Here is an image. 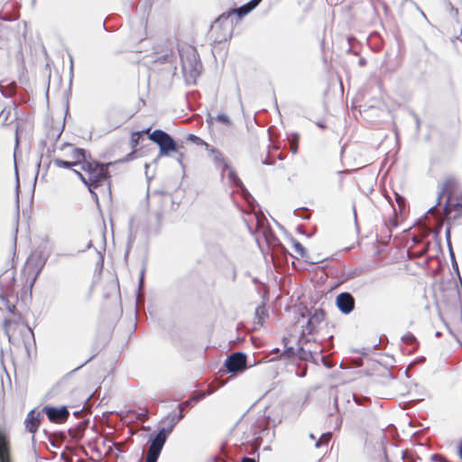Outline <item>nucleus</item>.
Instances as JSON below:
<instances>
[{"instance_id": "obj_31", "label": "nucleus", "mask_w": 462, "mask_h": 462, "mask_svg": "<svg viewBox=\"0 0 462 462\" xmlns=\"http://www.w3.org/2000/svg\"><path fill=\"white\" fill-rule=\"evenodd\" d=\"M96 354H93L91 356H89L84 363H82L81 365H79L78 367H76L75 369L72 370L71 373H74L76 371H78L79 369L82 368L84 365H86L89 361H91L94 357H95Z\"/></svg>"}, {"instance_id": "obj_9", "label": "nucleus", "mask_w": 462, "mask_h": 462, "mask_svg": "<svg viewBox=\"0 0 462 462\" xmlns=\"http://www.w3.org/2000/svg\"><path fill=\"white\" fill-rule=\"evenodd\" d=\"M336 305L340 312L349 314L355 309V298L350 292H341L336 298Z\"/></svg>"}, {"instance_id": "obj_21", "label": "nucleus", "mask_w": 462, "mask_h": 462, "mask_svg": "<svg viewBox=\"0 0 462 462\" xmlns=\"http://www.w3.org/2000/svg\"><path fill=\"white\" fill-rule=\"evenodd\" d=\"M213 120H216V121L222 123L224 125H226L230 124L229 117L225 114H218L215 118L212 116H209L207 119V122L210 125V124H212Z\"/></svg>"}, {"instance_id": "obj_43", "label": "nucleus", "mask_w": 462, "mask_h": 462, "mask_svg": "<svg viewBox=\"0 0 462 462\" xmlns=\"http://www.w3.org/2000/svg\"><path fill=\"white\" fill-rule=\"evenodd\" d=\"M452 266L458 273V266L456 261L452 262Z\"/></svg>"}, {"instance_id": "obj_23", "label": "nucleus", "mask_w": 462, "mask_h": 462, "mask_svg": "<svg viewBox=\"0 0 462 462\" xmlns=\"http://www.w3.org/2000/svg\"><path fill=\"white\" fill-rule=\"evenodd\" d=\"M324 319V313L320 310H315L314 313L310 318V323L319 324Z\"/></svg>"}, {"instance_id": "obj_4", "label": "nucleus", "mask_w": 462, "mask_h": 462, "mask_svg": "<svg viewBox=\"0 0 462 462\" xmlns=\"http://www.w3.org/2000/svg\"><path fill=\"white\" fill-rule=\"evenodd\" d=\"M149 139L158 144L161 155H169L171 152H177V143L174 139L166 132L155 129L149 135Z\"/></svg>"}, {"instance_id": "obj_37", "label": "nucleus", "mask_w": 462, "mask_h": 462, "mask_svg": "<svg viewBox=\"0 0 462 462\" xmlns=\"http://www.w3.org/2000/svg\"><path fill=\"white\" fill-rule=\"evenodd\" d=\"M445 236H446V239L448 242V245L449 246V245H451L450 244V228H447Z\"/></svg>"}, {"instance_id": "obj_1", "label": "nucleus", "mask_w": 462, "mask_h": 462, "mask_svg": "<svg viewBox=\"0 0 462 462\" xmlns=\"http://www.w3.org/2000/svg\"><path fill=\"white\" fill-rule=\"evenodd\" d=\"M112 164V162H109L105 165L97 161L90 160L89 162H83L81 167V170L86 172L87 176L76 170H74V171L82 182L88 186L91 194L97 198V194L93 192L92 189L102 185L107 180L109 177L108 167Z\"/></svg>"}, {"instance_id": "obj_11", "label": "nucleus", "mask_w": 462, "mask_h": 462, "mask_svg": "<svg viewBox=\"0 0 462 462\" xmlns=\"http://www.w3.org/2000/svg\"><path fill=\"white\" fill-rule=\"evenodd\" d=\"M251 11H252L251 8L247 5V4H245L242 6H240L239 8L232 9L227 14H221L218 17V19L217 20V23H225V22H228V20H230V23L232 24L233 23V16L235 14H236V16L238 18H242L245 15H246L247 14H249Z\"/></svg>"}, {"instance_id": "obj_7", "label": "nucleus", "mask_w": 462, "mask_h": 462, "mask_svg": "<svg viewBox=\"0 0 462 462\" xmlns=\"http://www.w3.org/2000/svg\"><path fill=\"white\" fill-rule=\"evenodd\" d=\"M246 355L243 352H236L227 356L225 366L227 372L236 374L244 371L246 367Z\"/></svg>"}, {"instance_id": "obj_30", "label": "nucleus", "mask_w": 462, "mask_h": 462, "mask_svg": "<svg viewBox=\"0 0 462 462\" xmlns=\"http://www.w3.org/2000/svg\"><path fill=\"white\" fill-rule=\"evenodd\" d=\"M221 171V176L223 177L226 171H229V169H232L228 162L225 160L224 162L220 164V167H217Z\"/></svg>"}, {"instance_id": "obj_10", "label": "nucleus", "mask_w": 462, "mask_h": 462, "mask_svg": "<svg viewBox=\"0 0 462 462\" xmlns=\"http://www.w3.org/2000/svg\"><path fill=\"white\" fill-rule=\"evenodd\" d=\"M17 119L16 106L14 103L4 107L0 112V123L2 125H9Z\"/></svg>"}, {"instance_id": "obj_13", "label": "nucleus", "mask_w": 462, "mask_h": 462, "mask_svg": "<svg viewBox=\"0 0 462 462\" xmlns=\"http://www.w3.org/2000/svg\"><path fill=\"white\" fill-rule=\"evenodd\" d=\"M71 158L74 160L75 166L85 162H89L91 160L90 155L87 154V151L82 148H74L71 153Z\"/></svg>"}, {"instance_id": "obj_24", "label": "nucleus", "mask_w": 462, "mask_h": 462, "mask_svg": "<svg viewBox=\"0 0 462 462\" xmlns=\"http://www.w3.org/2000/svg\"><path fill=\"white\" fill-rule=\"evenodd\" d=\"M52 162H53V164L58 168L70 169L73 166H75V162L64 161L61 159H54Z\"/></svg>"}, {"instance_id": "obj_22", "label": "nucleus", "mask_w": 462, "mask_h": 462, "mask_svg": "<svg viewBox=\"0 0 462 462\" xmlns=\"http://www.w3.org/2000/svg\"><path fill=\"white\" fill-rule=\"evenodd\" d=\"M149 131H150V128L146 129L145 131H139V132L133 133L132 136H131L132 146L133 147L137 146L140 140L143 139V134L148 133Z\"/></svg>"}, {"instance_id": "obj_5", "label": "nucleus", "mask_w": 462, "mask_h": 462, "mask_svg": "<svg viewBox=\"0 0 462 462\" xmlns=\"http://www.w3.org/2000/svg\"><path fill=\"white\" fill-rule=\"evenodd\" d=\"M204 396L203 393H199V394H197V395H193L191 396L190 398H189L187 401L180 403L178 405V408H179V414H175V413H170L166 418H165V420L169 421V427L166 429V428H163L164 429V431H165V437L167 438L168 435L172 431L173 428L175 427V425L180 420L183 419L184 417V411L185 409L190 407L192 405L193 402H196L198 401H199L202 397Z\"/></svg>"}, {"instance_id": "obj_53", "label": "nucleus", "mask_w": 462, "mask_h": 462, "mask_svg": "<svg viewBox=\"0 0 462 462\" xmlns=\"http://www.w3.org/2000/svg\"><path fill=\"white\" fill-rule=\"evenodd\" d=\"M439 336H440V332H437L436 337H439Z\"/></svg>"}, {"instance_id": "obj_38", "label": "nucleus", "mask_w": 462, "mask_h": 462, "mask_svg": "<svg viewBox=\"0 0 462 462\" xmlns=\"http://www.w3.org/2000/svg\"><path fill=\"white\" fill-rule=\"evenodd\" d=\"M241 462H256V460L253 457H243Z\"/></svg>"}, {"instance_id": "obj_14", "label": "nucleus", "mask_w": 462, "mask_h": 462, "mask_svg": "<svg viewBox=\"0 0 462 462\" xmlns=\"http://www.w3.org/2000/svg\"><path fill=\"white\" fill-rule=\"evenodd\" d=\"M0 462H10L9 446L6 437L0 431Z\"/></svg>"}, {"instance_id": "obj_15", "label": "nucleus", "mask_w": 462, "mask_h": 462, "mask_svg": "<svg viewBox=\"0 0 462 462\" xmlns=\"http://www.w3.org/2000/svg\"><path fill=\"white\" fill-rule=\"evenodd\" d=\"M455 184H456V181H455L454 179H448L445 181V183L443 184L440 191L439 192L438 199H437V203L429 209L430 212L433 211L434 208L440 203L442 195L445 192L451 191L453 189V188L455 187Z\"/></svg>"}, {"instance_id": "obj_8", "label": "nucleus", "mask_w": 462, "mask_h": 462, "mask_svg": "<svg viewBox=\"0 0 462 462\" xmlns=\"http://www.w3.org/2000/svg\"><path fill=\"white\" fill-rule=\"evenodd\" d=\"M42 411L47 415L48 419L54 423H63L69 416V411L66 406L60 408L45 406Z\"/></svg>"}, {"instance_id": "obj_35", "label": "nucleus", "mask_w": 462, "mask_h": 462, "mask_svg": "<svg viewBox=\"0 0 462 462\" xmlns=\"http://www.w3.org/2000/svg\"><path fill=\"white\" fill-rule=\"evenodd\" d=\"M315 327H316V324L310 323V319H309L307 322V325H306V330L308 331V333H311L314 330Z\"/></svg>"}, {"instance_id": "obj_52", "label": "nucleus", "mask_w": 462, "mask_h": 462, "mask_svg": "<svg viewBox=\"0 0 462 462\" xmlns=\"http://www.w3.org/2000/svg\"><path fill=\"white\" fill-rule=\"evenodd\" d=\"M456 207L462 209V205H457Z\"/></svg>"}, {"instance_id": "obj_16", "label": "nucleus", "mask_w": 462, "mask_h": 462, "mask_svg": "<svg viewBox=\"0 0 462 462\" xmlns=\"http://www.w3.org/2000/svg\"><path fill=\"white\" fill-rule=\"evenodd\" d=\"M457 205H462V203H449V200L448 199L444 208L445 213L447 215H451L452 212H455L453 215V218H460L462 217V209L457 208Z\"/></svg>"}, {"instance_id": "obj_18", "label": "nucleus", "mask_w": 462, "mask_h": 462, "mask_svg": "<svg viewBox=\"0 0 462 462\" xmlns=\"http://www.w3.org/2000/svg\"><path fill=\"white\" fill-rule=\"evenodd\" d=\"M254 315H255V319H257L256 323L259 325H263L265 318L268 316L266 309L263 305L258 306L255 309Z\"/></svg>"}, {"instance_id": "obj_12", "label": "nucleus", "mask_w": 462, "mask_h": 462, "mask_svg": "<svg viewBox=\"0 0 462 462\" xmlns=\"http://www.w3.org/2000/svg\"><path fill=\"white\" fill-rule=\"evenodd\" d=\"M42 419V414L41 411H35V410L30 411L25 420L26 429L28 431L35 433L39 428Z\"/></svg>"}, {"instance_id": "obj_19", "label": "nucleus", "mask_w": 462, "mask_h": 462, "mask_svg": "<svg viewBox=\"0 0 462 462\" xmlns=\"http://www.w3.org/2000/svg\"><path fill=\"white\" fill-rule=\"evenodd\" d=\"M227 178L229 181L232 182L235 186L245 189L242 180L239 179L236 172L233 169H229V171L227 172Z\"/></svg>"}, {"instance_id": "obj_48", "label": "nucleus", "mask_w": 462, "mask_h": 462, "mask_svg": "<svg viewBox=\"0 0 462 462\" xmlns=\"http://www.w3.org/2000/svg\"><path fill=\"white\" fill-rule=\"evenodd\" d=\"M181 158H182V153H180V156L178 158V161H179L180 163H181Z\"/></svg>"}, {"instance_id": "obj_27", "label": "nucleus", "mask_w": 462, "mask_h": 462, "mask_svg": "<svg viewBox=\"0 0 462 462\" xmlns=\"http://www.w3.org/2000/svg\"><path fill=\"white\" fill-rule=\"evenodd\" d=\"M297 356H299V357L301 359V360H310L312 358V353L310 351H306L303 347H299L297 349Z\"/></svg>"}, {"instance_id": "obj_42", "label": "nucleus", "mask_w": 462, "mask_h": 462, "mask_svg": "<svg viewBox=\"0 0 462 462\" xmlns=\"http://www.w3.org/2000/svg\"><path fill=\"white\" fill-rule=\"evenodd\" d=\"M458 453H459V457L462 458V441L460 442V444L458 446Z\"/></svg>"}, {"instance_id": "obj_45", "label": "nucleus", "mask_w": 462, "mask_h": 462, "mask_svg": "<svg viewBox=\"0 0 462 462\" xmlns=\"http://www.w3.org/2000/svg\"><path fill=\"white\" fill-rule=\"evenodd\" d=\"M353 398H354V400H355L356 403L359 404V400H358V398H357L356 395H353Z\"/></svg>"}, {"instance_id": "obj_28", "label": "nucleus", "mask_w": 462, "mask_h": 462, "mask_svg": "<svg viewBox=\"0 0 462 462\" xmlns=\"http://www.w3.org/2000/svg\"><path fill=\"white\" fill-rule=\"evenodd\" d=\"M402 340L403 343L408 344V345H413V344L417 343V339H416L415 336L411 332L405 333L402 337Z\"/></svg>"}, {"instance_id": "obj_46", "label": "nucleus", "mask_w": 462, "mask_h": 462, "mask_svg": "<svg viewBox=\"0 0 462 462\" xmlns=\"http://www.w3.org/2000/svg\"><path fill=\"white\" fill-rule=\"evenodd\" d=\"M146 419H147V416H146V415H141V420H142L143 421H144Z\"/></svg>"}, {"instance_id": "obj_6", "label": "nucleus", "mask_w": 462, "mask_h": 462, "mask_svg": "<svg viewBox=\"0 0 462 462\" xmlns=\"http://www.w3.org/2000/svg\"><path fill=\"white\" fill-rule=\"evenodd\" d=\"M166 439L164 429H161L150 442L145 462H157Z\"/></svg>"}, {"instance_id": "obj_39", "label": "nucleus", "mask_w": 462, "mask_h": 462, "mask_svg": "<svg viewBox=\"0 0 462 462\" xmlns=\"http://www.w3.org/2000/svg\"><path fill=\"white\" fill-rule=\"evenodd\" d=\"M448 249H449V254H450L451 261L452 262L456 261L455 255H454V253H453V250H452V247H451V245H449Z\"/></svg>"}, {"instance_id": "obj_49", "label": "nucleus", "mask_w": 462, "mask_h": 462, "mask_svg": "<svg viewBox=\"0 0 462 462\" xmlns=\"http://www.w3.org/2000/svg\"><path fill=\"white\" fill-rule=\"evenodd\" d=\"M91 246H92V242H91V241H89V242L88 243L87 248H90Z\"/></svg>"}, {"instance_id": "obj_34", "label": "nucleus", "mask_w": 462, "mask_h": 462, "mask_svg": "<svg viewBox=\"0 0 462 462\" xmlns=\"http://www.w3.org/2000/svg\"><path fill=\"white\" fill-rule=\"evenodd\" d=\"M283 355H286L288 356H295L297 355V352L294 351V348L290 346V347H287L284 352H283Z\"/></svg>"}, {"instance_id": "obj_32", "label": "nucleus", "mask_w": 462, "mask_h": 462, "mask_svg": "<svg viewBox=\"0 0 462 462\" xmlns=\"http://www.w3.org/2000/svg\"><path fill=\"white\" fill-rule=\"evenodd\" d=\"M144 273H145V269L143 268L142 271H141V273H140V278H139V286H138V291L139 292L142 290V286H143V283Z\"/></svg>"}, {"instance_id": "obj_25", "label": "nucleus", "mask_w": 462, "mask_h": 462, "mask_svg": "<svg viewBox=\"0 0 462 462\" xmlns=\"http://www.w3.org/2000/svg\"><path fill=\"white\" fill-rule=\"evenodd\" d=\"M330 439H331L330 432L322 434L320 436V438L316 441L315 448H319L322 447L323 445L328 444V442L330 440Z\"/></svg>"}, {"instance_id": "obj_17", "label": "nucleus", "mask_w": 462, "mask_h": 462, "mask_svg": "<svg viewBox=\"0 0 462 462\" xmlns=\"http://www.w3.org/2000/svg\"><path fill=\"white\" fill-rule=\"evenodd\" d=\"M291 244H292V248H293L294 252L299 256H300L301 258H304L305 260H307L309 258L304 246L300 242H298L296 239L292 238Z\"/></svg>"}, {"instance_id": "obj_26", "label": "nucleus", "mask_w": 462, "mask_h": 462, "mask_svg": "<svg viewBox=\"0 0 462 462\" xmlns=\"http://www.w3.org/2000/svg\"><path fill=\"white\" fill-rule=\"evenodd\" d=\"M7 28L0 23V49L6 45Z\"/></svg>"}, {"instance_id": "obj_2", "label": "nucleus", "mask_w": 462, "mask_h": 462, "mask_svg": "<svg viewBox=\"0 0 462 462\" xmlns=\"http://www.w3.org/2000/svg\"><path fill=\"white\" fill-rule=\"evenodd\" d=\"M179 54L182 73L186 81L195 84L202 69L196 49L189 45L181 46L179 48Z\"/></svg>"}, {"instance_id": "obj_50", "label": "nucleus", "mask_w": 462, "mask_h": 462, "mask_svg": "<svg viewBox=\"0 0 462 462\" xmlns=\"http://www.w3.org/2000/svg\"><path fill=\"white\" fill-rule=\"evenodd\" d=\"M81 412H82L81 411H75V412H74V415H75V416H79Z\"/></svg>"}, {"instance_id": "obj_51", "label": "nucleus", "mask_w": 462, "mask_h": 462, "mask_svg": "<svg viewBox=\"0 0 462 462\" xmlns=\"http://www.w3.org/2000/svg\"><path fill=\"white\" fill-rule=\"evenodd\" d=\"M263 164H270V162H268V160H264V161L263 162Z\"/></svg>"}, {"instance_id": "obj_44", "label": "nucleus", "mask_w": 462, "mask_h": 462, "mask_svg": "<svg viewBox=\"0 0 462 462\" xmlns=\"http://www.w3.org/2000/svg\"><path fill=\"white\" fill-rule=\"evenodd\" d=\"M414 117H415V119H416L417 126L419 127V126H420V119H419V118H418V116H415V115H414Z\"/></svg>"}, {"instance_id": "obj_20", "label": "nucleus", "mask_w": 462, "mask_h": 462, "mask_svg": "<svg viewBox=\"0 0 462 462\" xmlns=\"http://www.w3.org/2000/svg\"><path fill=\"white\" fill-rule=\"evenodd\" d=\"M210 154L213 156V162L216 167H220V164L224 162L225 158L223 154L217 149L211 148L209 150Z\"/></svg>"}, {"instance_id": "obj_41", "label": "nucleus", "mask_w": 462, "mask_h": 462, "mask_svg": "<svg viewBox=\"0 0 462 462\" xmlns=\"http://www.w3.org/2000/svg\"><path fill=\"white\" fill-rule=\"evenodd\" d=\"M396 200L398 204L401 206L404 199L397 195Z\"/></svg>"}, {"instance_id": "obj_3", "label": "nucleus", "mask_w": 462, "mask_h": 462, "mask_svg": "<svg viewBox=\"0 0 462 462\" xmlns=\"http://www.w3.org/2000/svg\"><path fill=\"white\" fill-rule=\"evenodd\" d=\"M15 282V273L13 269L5 270L0 274V309L5 307L9 311L14 308L8 304L7 296L13 291Z\"/></svg>"}, {"instance_id": "obj_29", "label": "nucleus", "mask_w": 462, "mask_h": 462, "mask_svg": "<svg viewBox=\"0 0 462 462\" xmlns=\"http://www.w3.org/2000/svg\"><path fill=\"white\" fill-rule=\"evenodd\" d=\"M299 138H300L299 134H294L293 139L291 141V151L293 154H296L298 152Z\"/></svg>"}, {"instance_id": "obj_40", "label": "nucleus", "mask_w": 462, "mask_h": 462, "mask_svg": "<svg viewBox=\"0 0 462 462\" xmlns=\"http://www.w3.org/2000/svg\"><path fill=\"white\" fill-rule=\"evenodd\" d=\"M316 125H317V126H319L321 129L326 128V125L321 121L316 122Z\"/></svg>"}, {"instance_id": "obj_36", "label": "nucleus", "mask_w": 462, "mask_h": 462, "mask_svg": "<svg viewBox=\"0 0 462 462\" xmlns=\"http://www.w3.org/2000/svg\"><path fill=\"white\" fill-rule=\"evenodd\" d=\"M188 140H190V141H192L194 143H199V142L201 141V139L199 137H198V136H196V135H194L192 134H189Z\"/></svg>"}, {"instance_id": "obj_33", "label": "nucleus", "mask_w": 462, "mask_h": 462, "mask_svg": "<svg viewBox=\"0 0 462 462\" xmlns=\"http://www.w3.org/2000/svg\"><path fill=\"white\" fill-rule=\"evenodd\" d=\"M262 0H250L247 4V5L251 8L253 11L261 2Z\"/></svg>"}, {"instance_id": "obj_47", "label": "nucleus", "mask_w": 462, "mask_h": 462, "mask_svg": "<svg viewBox=\"0 0 462 462\" xmlns=\"http://www.w3.org/2000/svg\"><path fill=\"white\" fill-rule=\"evenodd\" d=\"M309 437H310V439H316V438H315V435H314L313 433H310Z\"/></svg>"}]
</instances>
